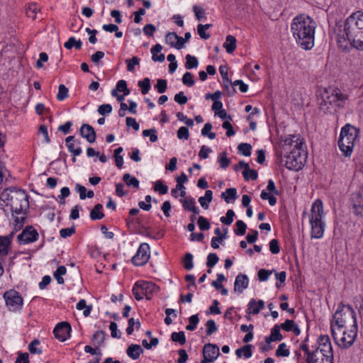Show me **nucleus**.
I'll return each mask as SVG.
<instances>
[{
	"instance_id": "63",
	"label": "nucleus",
	"mask_w": 363,
	"mask_h": 363,
	"mask_svg": "<svg viewBox=\"0 0 363 363\" xmlns=\"http://www.w3.org/2000/svg\"><path fill=\"white\" fill-rule=\"evenodd\" d=\"M75 232V228L74 227L63 228L60 231V235L62 238H66L67 237L71 236Z\"/></svg>"
},
{
	"instance_id": "47",
	"label": "nucleus",
	"mask_w": 363,
	"mask_h": 363,
	"mask_svg": "<svg viewBox=\"0 0 363 363\" xmlns=\"http://www.w3.org/2000/svg\"><path fill=\"white\" fill-rule=\"evenodd\" d=\"M156 133H157V131L154 128L148 129V130H144L143 131V135L144 137H149L150 138V140L152 143H155L158 139L157 135H156Z\"/></svg>"
},
{
	"instance_id": "28",
	"label": "nucleus",
	"mask_w": 363,
	"mask_h": 363,
	"mask_svg": "<svg viewBox=\"0 0 363 363\" xmlns=\"http://www.w3.org/2000/svg\"><path fill=\"white\" fill-rule=\"evenodd\" d=\"M223 86L226 90H228L229 89L230 85H231V86L233 88L234 90H235V86L237 85L239 86L240 91H247V89H248L247 84H245L242 80H235L233 82H231L230 81L228 82H227L226 81H225V82L223 81Z\"/></svg>"
},
{
	"instance_id": "61",
	"label": "nucleus",
	"mask_w": 363,
	"mask_h": 363,
	"mask_svg": "<svg viewBox=\"0 0 363 363\" xmlns=\"http://www.w3.org/2000/svg\"><path fill=\"white\" fill-rule=\"evenodd\" d=\"M273 271L261 269L258 272V278L259 281H264L267 280L269 275H270Z\"/></svg>"
},
{
	"instance_id": "16",
	"label": "nucleus",
	"mask_w": 363,
	"mask_h": 363,
	"mask_svg": "<svg viewBox=\"0 0 363 363\" xmlns=\"http://www.w3.org/2000/svg\"><path fill=\"white\" fill-rule=\"evenodd\" d=\"M150 257V248L147 243H141L138 248V266L145 264Z\"/></svg>"
},
{
	"instance_id": "55",
	"label": "nucleus",
	"mask_w": 363,
	"mask_h": 363,
	"mask_svg": "<svg viewBox=\"0 0 363 363\" xmlns=\"http://www.w3.org/2000/svg\"><path fill=\"white\" fill-rule=\"evenodd\" d=\"M40 344V341L37 339L33 340L28 345L29 352L31 354H41L42 350H38L35 347Z\"/></svg>"
},
{
	"instance_id": "17",
	"label": "nucleus",
	"mask_w": 363,
	"mask_h": 363,
	"mask_svg": "<svg viewBox=\"0 0 363 363\" xmlns=\"http://www.w3.org/2000/svg\"><path fill=\"white\" fill-rule=\"evenodd\" d=\"M354 213L360 215L363 212V189H361L354 193L351 197Z\"/></svg>"
},
{
	"instance_id": "15",
	"label": "nucleus",
	"mask_w": 363,
	"mask_h": 363,
	"mask_svg": "<svg viewBox=\"0 0 363 363\" xmlns=\"http://www.w3.org/2000/svg\"><path fill=\"white\" fill-rule=\"evenodd\" d=\"M38 233L32 227H29L23 230L18 235V240L21 243L26 244L35 241L38 239Z\"/></svg>"
},
{
	"instance_id": "41",
	"label": "nucleus",
	"mask_w": 363,
	"mask_h": 363,
	"mask_svg": "<svg viewBox=\"0 0 363 363\" xmlns=\"http://www.w3.org/2000/svg\"><path fill=\"white\" fill-rule=\"evenodd\" d=\"M193 11H194L196 18L198 21H201L202 19L206 18L205 10L201 6H199V5L194 6Z\"/></svg>"
},
{
	"instance_id": "50",
	"label": "nucleus",
	"mask_w": 363,
	"mask_h": 363,
	"mask_svg": "<svg viewBox=\"0 0 363 363\" xmlns=\"http://www.w3.org/2000/svg\"><path fill=\"white\" fill-rule=\"evenodd\" d=\"M9 240L6 238H0V255L4 256L7 254V248Z\"/></svg>"
},
{
	"instance_id": "3",
	"label": "nucleus",
	"mask_w": 363,
	"mask_h": 363,
	"mask_svg": "<svg viewBox=\"0 0 363 363\" xmlns=\"http://www.w3.org/2000/svg\"><path fill=\"white\" fill-rule=\"evenodd\" d=\"M363 30V13L356 12L350 15L345 21L342 30L337 35V43L343 50L348 48L349 43L357 33Z\"/></svg>"
},
{
	"instance_id": "32",
	"label": "nucleus",
	"mask_w": 363,
	"mask_h": 363,
	"mask_svg": "<svg viewBox=\"0 0 363 363\" xmlns=\"http://www.w3.org/2000/svg\"><path fill=\"white\" fill-rule=\"evenodd\" d=\"M82 41L80 40H76L74 37H70L64 44L65 48L67 50H71L73 47L77 50H80L82 48Z\"/></svg>"
},
{
	"instance_id": "24",
	"label": "nucleus",
	"mask_w": 363,
	"mask_h": 363,
	"mask_svg": "<svg viewBox=\"0 0 363 363\" xmlns=\"http://www.w3.org/2000/svg\"><path fill=\"white\" fill-rule=\"evenodd\" d=\"M17 190H13L10 189H6L3 191L1 194V200L6 203V206H9V203L13 200V197H14L16 194Z\"/></svg>"
},
{
	"instance_id": "30",
	"label": "nucleus",
	"mask_w": 363,
	"mask_h": 363,
	"mask_svg": "<svg viewBox=\"0 0 363 363\" xmlns=\"http://www.w3.org/2000/svg\"><path fill=\"white\" fill-rule=\"evenodd\" d=\"M103 206L100 203L96 204L91 211L90 218L91 220H101L104 217V214L101 211Z\"/></svg>"
},
{
	"instance_id": "51",
	"label": "nucleus",
	"mask_w": 363,
	"mask_h": 363,
	"mask_svg": "<svg viewBox=\"0 0 363 363\" xmlns=\"http://www.w3.org/2000/svg\"><path fill=\"white\" fill-rule=\"evenodd\" d=\"M182 82L184 84L191 86L194 84V76L191 72H186L182 77Z\"/></svg>"
},
{
	"instance_id": "6",
	"label": "nucleus",
	"mask_w": 363,
	"mask_h": 363,
	"mask_svg": "<svg viewBox=\"0 0 363 363\" xmlns=\"http://www.w3.org/2000/svg\"><path fill=\"white\" fill-rule=\"evenodd\" d=\"M357 327L355 312L350 305L340 304L333 316L330 328Z\"/></svg>"
},
{
	"instance_id": "43",
	"label": "nucleus",
	"mask_w": 363,
	"mask_h": 363,
	"mask_svg": "<svg viewBox=\"0 0 363 363\" xmlns=\"http://www.w3.org/2000/svg\"><path fill=\"white\" fill-rule=\"evenodd\" d=\"M236 229L234 232L238 235H243L245 233L247 225L242 220H238L235 223Z\"/></svg>"
},
{
	"instance_id": "42",
	"label": "nucleus",
	"mask_w": 363,
	"mask_h": 363,
	"mask_svg": "<svg viewBox=\"0 0 363 363\" xmlns=\"http://www.w3.org/2000/svg\"><path fill=\"white\" fill-rule=\"evenodd\" d=\"M154 190L161 194H165L168 191V186L164 184L161 180H157L155 183Z\"/></svg>"
},
{
	"instance_id": "22",
	"label": "nucleus",
	"mask_w": 363,
	"mask_h": 363,
	"mask_svg": "<svg viewBox=\"0 0 363 363\" xmlns=\"http://www.w3.org/2000/svg\"><path fill=\"white\" fill-rule=\"evenodd\" d=\"M282 338V335L280 333V326L276 325L272 329L270 336L265 338V341L270 343L271 342L281 341Z\"/></svg>"
},
{
	"instance_id": "36",
	"label": "nucleus",
	"mask_w": 363,
	"mask_h": 363,
	"mask_svg": "<svg viewBox=\"0 0 363 363\" xmlns=\"http://www.w3.org/2000/svg\"><path fill=\"white\" fill-rule=\"evenodd\" d=\"M243 168L245 170L242 172L243 177L245 180H249L248 177V170H250V165L248 163L245 162L244 161L239 162L238 165L234 166V169L235 171H238L240 169Z\"/></svg>"
},
{
	"instance_id": "52",
	"label": "nucleus",
	"mask_w": 363,
	"mask_h": 363,
	"mask_svg": "<svg viewBox=\"0 0 363 363\" xmlns=\"http://www.w3.org/2000/svg\"><path fill=\"white\" fill-rule=\"evenodd\" d=\"M218 257L215 253H211L208 255L206 265L209 268L213 267L218 262Z\"/></svg>"
},
{
	"instance_id": "11",
	"label": "nucleus",
	"mask_w": 363,
	"mask_h": 363,
	"mask_svg": "<svg viewBox=\"0 0 363 363\" xmlns=\"http://www.w3.org/2000/svg\"><path fill=\"white\" fill-rule=\"evenodd\" d=\"M4 298L6 304L11 311H16L21 308L23 299L18 292L14 290H10L5 292Z\"/></svg>"
},
{
	"instance_id": "57",
	"label": "nucleus",
	"mask_w": 363,
	"mask_h": 363,
	"mask_svg": "<svg viewBox=\"0 0 363 363\" xmlns=\"http://www.w3.org/2000/svg\"><path fill=\"white\" fill-rule=\"evenodd\" d=\"M111 337L113 338H119L121 337V333L118 330V325L115 322H111L109 326Z\"/></svg>"
},
{
	"instance_id": "60",
	"label": "nucleus",
	"mask_w": 363,
	"mask_h": 363,
	"mask_svg": "<svg viewBox=\"0 0 363 363\" xmlns=\"http://www.w3.org/2000/svg\"><path fill=\"white\" fill-rule=\"evenodd\" d=\"M177 137L179 139L187 140L189 137V130L186 127H181L177 131Z\"/></svg>"
},
{
	"instance_id": "38",
	"label": "nucleus",
	"mask_w": 363,
	"mask_h": 363,
	"mask_svg": "<svg viewBox=\"0 0 363 363\" xmlns=\"http://www.w3.org/2000/svg\"><path fill=\"white\" fill-rule=\"evenodd\" d=\"M171 338L174 342H179L180 345H184L186 342L184 333L181 331L179 333L174 332L172 333Z\"/></svg>"
},
{
	"instance_id": "53",
	"label": "nucleus",
	"mask_w": 363,
	"mask_h": 363,
	"mask_svg": "<svg viewBox=\"0 0 363 363\" xmlns=\"http://www.w3.org/2000/svg\"><path fill=\"white\" fill-rule=\"evenodd\" d=\"M230 160L227 157L226 152H223L220 154L219 156V163L221 168L225 169L228 167L230 164Z\"/></svg>"
},
{
	"instance_id": "23",
	"label": "nucleus",
	"mask_w": 363,
	"mask_h": 363,
	"mask_svg": "<svg viewBox=\"0 0 363 363\" xmlns=\"http://www.w3.org/2000/svg\"><path fill=\"white\" fill-rule=\"evenodd\" d=\"M136 214V208H132L130 211V216L126 219V225L130 234L134 235L136 232V223L133 216Z\"/></svg>"
},
{
	"instance_id": "44",
	"label": "nucleus",
	"mask_w": 363,
	"mask_h": 363,
	"mask_svg": "<svg viewBox=\"0 0 363 363\" xmlns=\"http://www.w3.org/2000/svg\"><path fill=\"white\" fill-rule=\"evenodd\" d=\"M177 39V34L176 33H168L165 36V42L172 48H176L175 41Z\"/></svg>"
},
{
	"instance_id": "14",
	"label": "nucleus",
	"mask_w": 363,
	"mask_h": 363,
	"mask_svg": "<svg viewBox=\"0 0 363 363\" xmlns=\"http://www.w3.org/2000/svg\"><path fill=\"white\" fill-rule=\"evenodd\" d=\"M219 347L216 345L206 344L203 349V358L208 362H212L219 356Z\"/></svg>"
},
{
	"instance_id": "35",
	"label": "nucleus",
	"mask_w": 363,
	"mask_h": 363,
	"mask_svg": "<svg viewBox=\"0 0 363 363\" xmlns=\"http://www.w3.org/2000/svg\"><path fill=\"white\" fill-rule=\"evenodd\" d=\"M199 62L196 57L191 55H186L185 67L187 69H191L197 67Z\"/></svg>"
},
{
	"instance_id": "45",
	"label": "nucleus",
	"mask_w": 363,
	"mask_h": 363,
	"mask_svg": "<svg viewBox=\"0 0 363 363\" xmlns=\"http://www.w3.org/2000/svg\"><path fill=\"white\" fill-rule=\"evenodd\" d=\"M234 216V211L232 209H229L226 213V217H221L220 221L223 224L229 225L233 223Z\"/></svg>"
},
{
	"instance_id": "58",
	"label": "nucleus",
	"mask_w": 363,
	"mask_h": 363,
	"mask_svg": "<svg viewBox=\"0 0 363 363\" xmlns=\"http://www.w3.org/2000/svg\"><path fill=\"white\" fill-rule=\"evenodd\" d=\"M269 250L272 254H278L280 251L279 242L276 239H273L269 242Z\"/></svg>"
},
{
	"instance_id": "27",
	"label": "nucleus",
	"mask_w": 363,
	"mask_h": 363,
	"mask_svg": "<svg viewBox=\"0 0 363 363\" xmlns=\"http://www.w3.org/2000/svg\"><path fill=\"white\" fill-rule=\"evenodd\" d=\"M221 198L223 199L226 203H230L231 201H235L237 199L236 189H227L225 191L221 194Z\"/></svg>"
},
{
	"instance_id": "59",
	"label": "nucleus",
	"mask_w": 363,
	"mask_h": 363,
	"mask_svg": "<svg viewBox=\"0 0 363 363\" xmlns=\"http://www.w3.org/2000/svg\"><path fill=\"white\" fill-rule=\"evenodd\" d=\"M123 180L127 186H133L136 187V178L131 177L128 173H126L123 175Z\"/></svg>"
},
{
	"instance_id": "7",
	"label": "nucleus",
	"mask_w": 363,
	"mask_h": 363,
	"mask_svg": "<svg viewBox=\"0 0 363 363\" xmlns=\"http://www.w3.org/2000/svg\"><path fill=\"white\" fill-rule=\"evenodd\" d=\"M359 133V129L350 124H347L342 128L338 145L345 156L348 157L351 155Z\"/></svg>"
},
{
	"instance_id": "29",
	"label": "nucleus",
	"mask_w": 363,
	"mask_h": 363,
	"mask_svg": "<svg viewBox=\"0 0 363 363\" xmlns=\"http://www.w3.org/2000/svg\"><path fill=\"white\" fill-rule=\"evenodd\" d=\"M213 199V193L211 190H206L205 192L204 196H201L199 199V202L201 207H203L205 209H207L208 208L209 203L211 202Z\"/></svg>"
},
{
	"instance_id": "1",
	"label": "nucleus",
	"mask_w": 363,
	"mask_h": 363,
	"mask_svg": "<svg viewBox=\"0 0 363 363\" xmlns=\"http://www.w3.org/2000/svg\"><path fill=\"white\" fill-rule=\"evenodd\" d=\"M281 145L286 168L295 171L302 169L307 158L303 140L299 136L289 135L281 142Z\"/></svg>"
},
{
	"instance_id": "34",
	"label": "nucleus",
	"mask_w": 363,
	"mask_h": 363,
	"mask_svg": "<svg viewBox=\"0 0 363 363\" xmlns=\"http://www.w3.org/2000/svg\"><path fill=\"white\" fill-rule=\"evenodd\" d=\"M67 269L65 266H60L57 270L54 272V277L59 284H64V279L62 277V275L65 274Z\"/></svg>"
},
{
	"instance_id": "18",
	"label": "nucleus",
	"mask_w": 363,
	"mask_h": 363,
	"mask_svg": "<svg viewBox=\"0 0 363 363\" xmlns=\"http://www.w3.org/2000/svg\"><path fill=\"white\" fill-rule=\"evenodd\" d=\"M80 135L92 143L96 140V133L94 128L89 124H83L80 128Z\"/></svg>"
},
{
	"instance_id": "48",
	"label": "nucleus",
	"mask_w": 363,
	"mask_h": 363,
	"mask_svg": "<svg viewBox=\"0 0 363 363\" xmlns=\"http://www.w3.org/2000/svg\"><path fill=\"white\" fill-rule=\"evenodd\" d=\"M199 322L198 315H193L189 318V324L186 325V329L187 330L192 331L196 329L197 324Z\"/></svg>"
},
{
	"instance_id": "64",
	"label": "nucleus",
	"mask_w": 363,
	"mask_h": 363,
	"mask_svg": "<svg viewBox=\"0 0 363 363\" xmlns=\"http://www.w3.org/2000/svg\"><path fill=\"white\" fill-rule=\"evenodd\" d=\"M28 358L29 355L27 352H20L18 353V357L16 358L15 363H30Z\"/></svg>"
},
{
	"instance_id": "2",
	"label": "nucleus",
	"mask_w": 363,
	"mask_h": 363,
	"mask_svg": "<svg viewBox=\"0 0 363 363\" xmlns=\"http://www.w3.org/2000/svg\"><path fill=\"white\" fill-rule=\"evenodd\" d=\"M316 23L308 16L301 14L296 16L291 24V31L296 42L304 50L314 46V34Z\"/></svg>"
},
{
	"instance_id": "10",
	"label": "nucleus",
	"mask_w": 363,
	"mask_h": 363,
	"mask_svg": "<svg viewBox=\"0 0 363 363\" xmlns=\"http://www.w3.org/2000/svg\"><path fill=\"white\" fill-rule=\"evenodd\" d=\"M28 199L26 191L18 189L16 191L13 200L9 203V206L12 211V216L14 214H22L24 211L28 208Z\"/></svg>"
},
{
	"instance_id": "31",
	"label": "nucleus",
	"mask_w": 363,
	"mask_h": 363,
	"mask_svg": "<svg viewBox=\"0 0 363 363\" xmlns=\"http://www.w3.org/2000/svg\"><path fill=\"white\" fill-rule=\"evenodd\" d=\"M105 336V333L103 330H99L94 334L92 342L96 348H99L103 345Z\"/></svg>"
},
{
	"instance_id": "26",
	"label": "nucleus",
	"mask_w": 363,
	"mask_h": 363,
	"mask_svg": "<svg viewBox=\"0 0 363 363\" xmlns=\"http://www.w3.org/2000/svg\"><path fill=\"white\" fill-rule=\"evenodd\" d=\"M348 43L357 50H363V30L359 32L356 38H353Z\"/></svg>"
},
{
	"instance_id": "5",
	"label": "nucleus",
	"mask_w": 363,
	"mask_h": 363,
	"mask_svg": "<svg viewBox=\"0 0 363 363\" xmlns=\"http://www.w3.org/2000/svg\"><path fill=\"white\" fill-rule=\"evenodd\" d=\"M323 208L320 200L317 199L312 205L309 215L311 238L319 239L323 236L325 224L323 221Z\"/></svg>"
},
{
	"instance_id": "25",
	"label": "nucleus",
	"mask_w": 363,
	"mask_h": 363,
	"mask_svg": "<svg viewBox=\"0 0 363 363\" xmlns=\"http://www.w3.org/2000/svg\"><path fill=\"white\" fill-rule=\"evenodd\" d=\"M236 38L234 36L228 35L226 37L223 46L228 53L230 54L236 49Z\"/></svg>"
},
{
	"instance_id": "56",
	"label": "nucleus",
	"mask_w": 363,
	"mask_h": 363,
	"mask_svg": "<svg viewBox=\"0 0 363 363\" xmlns=\"http://www.w3.org/2000/svg\"><path fill=\"white\" fill-rule=\"evenodd\" d=\"M182 201L183 203V208L189 211H191L192 208L196 205V201L193 198L186 199Z\"/></svg>"
},
{
	"instance_id": "12",
	"label": "nucleus",
	"mask_w": 363,
	"mask_h": 363,
	"mask_svg": "<svg viewBox=\"0 0 363 363\" xmlns=\"http://www.w3.org/2000/svg\"><path fill=\"white\" fill-rule=\"evenodd\" d=\"M157 288L152 282L143 280L138 281V301L145 297L147 300L150 299L151 294Z\"/></svg>"
},
{
	"instance_id": "13",
	"label": "nucleus",
	"mask_w": 363,
	"mask_h": 363,
	"mask_svg": "<svg viewBox=\"0 0 363 363\" xmlns=\"http://www.w3.org/2000/svg\"><path fill=\"white\" fill-rule=\"evenodd\" d=\"M71 332V326L67 322L58 323L53 330L55 337L61 342L65 341Z\"/></svg>"
},
{
	"instance_id": "21",
	"label": "nucleus",
	"mask_w": 363,
	"mask_h": 363,
	"mask_svg": "<svg viewBox=\"0 0 363 363\" xmlns=\"http://www.w3.org/2000/svg\"><path fill=\"white\" fill-rule=\"evenodd\" d=\"M162 46L160 44L155 45L150 50L152 59L154 62H164L165 59L164 54L160 53Z\"/></svg>"
},
{
	"instance_id": "62",
	"label": "nucleus",
	"mask_w": 363,
	"mask_h": 363,
	"mask_svg": "<svg viewBox=\"0 0 363 363\" xmlns=\"http://www.w3.org/2000/svg\"><path fill=\"white\" fill-rule=\"evenodd\" d=\"M222 127L227 130L226 135L228 137H231L235 135V133L233 130V125L230 122L224 121L223 123Z\"/></svg>"
},
{
	"instance_id": "33",
	"label": "nucleus",
	"mask_w": 363,
	"mask_h": 363,
	"mask_svg": "<svg viewBox=\"0 0 363 363\" xmlns=\"http://www.w3.org/2000/svg\"><path fill=\"white\" fill-rule=\"evenodd\" d=\"M252 345H247L243 346L242 347L238 349L235 351V354L238 356V357L240 358L243 354L244 357L247 359L252 357Z\"/></svg>"
},
{
	"instance_id": "49",
	"label": "nucleus",
	"mask_w": 363,
	"mask_h": 363,
	"mask_svg": "<svg viewBox=\"0 0 363 363\" xmlns=\"http://www.w3.org/2000/svg\"><path fill=\"white\" fill-rule=\"evenodd\" d=\"M289 353V350L286 349V345L285 343L280 344L276 351V355L277 357H288Z\"/></svg>"
},
{
	"instance_id": "4",
	"label": "nucleus",
	"mask_w": 363,
	"mask_h": 363,
	"mask_svg": "<svg viewBox=\"0 0 363 363\" xmlns=\"http://www.w3.org/2000/svg\"><path fill=\"white\" fill-rule=\"evenodd\" d=\"M318 346L306 357L307 363H333V351L328 335H320L318 340Z\"/></svg>"
},
{
	"instance_id": "19",
	"label": "nucleus",
	"mask_w": 363,
	"mask_h": 363,
	"mask_svg": "<svg viewBox=\"0 0 363 363\" xmlns=\"http://www.w3.org/2000/svg\"><path fill=\"white\" fill-rule=\"evenodd\" d=\"M249 280L246 275L238 274L235 281L234 291L242 293L248 286Z\"/></svg>"
},
{
	"instance_id": "8",
	"label": "nucleus",
	"mask_w": 363,
	"mask_h": 363,
	"mask_svg": "<svg viewBox=\"0 0 363 363\" xmlns=\"http://www.w3.org/2000/svg\"><path fill=\"white\" fill-rule=\"evenodd\" d=\"M333 337L335 343L342 348L352 346L357 337V327L331 328Z\"/></svg>"
},
{
	"instance_id": "9",
	"label": "nucleus",
	"mask_w": 363,
	"mask_h": 363,
	"mask_svg": "<svg viewBox=\"0 0 363 363\" xmlns=\"http://www.w3.org/2000/svg\"><path fill=\"white\" fill-rule=\"evenodd\" d=\"M347 98V95L338 92H319L317 95L319 107L324 112L328 111L333 105L340 106V103Z\"/></svg>"
},
{
	"instance_id": "54",
	"label": "nucleus",
	"mask_w": 363,
	"mask_h": 363,
	"mask_svg": "<svg viewBox=\"0 0 363 363\" xmlns=\"http://www.w3.org/2000/svg\"><path fill=\"white\" fill-rule=\"evenodd\" d=\"M198 225L201 230H207L210 228L209 221L203 216L199 217Z\"/></svg>"
},
{
	"instance_id": "46",
	"label": "nucleus",
	"mask_w": 363,
	"mask_h": 363,
	"mask_svg": "<svg viewBox=\"0 0 363 363\" xmlns=\"http://www.w3.org/2000/svg\"><path fill=\"white\" fill-rule=\"evenodd\" d=\"M206 333L207 335H211L213 333H216L218 330V327L213 320H208L206 324Z\"/></svg>"
},
{
	"instance_id": "20",
	"label": "nucleus",
	"mask_w": 363,
	"mask_h": 363,
	"mask_svg": "<svg viewBox=\"0 0 363 363\" xmlns=\"http://www.w3.org/2000/svg\"><path fill=\"white\" fill-rule=\"evenodd\" d=\"M264 307V302L262 300L256 301L255 299H251L248 303V311L250 314L256 315Z\"/></svg>"
},
{
	"instance_id": "39",
	"label": "nucleus",
	"mask_w": 363,
	"mask_h": 363,
	"mask_svg": "<svg viewBox=\"0 0 363 363\" xmlns=\"http://www.w3.org/2000/svg\"><path fill=\"white\" fill-rule=\"evenodd\" d=\"M184 267L187 270H191L193 267V255L188 252L185 255L184 257L182 259Z\"/></svg>"
},
{
	"instance_id": "40",
	"label": "nucleus",
	"mask_w": 363,
	"mask_h": 363,
	"mask_svg": "<svg viewBox=\"0 0 363 363\" xmlns=\"http://www.w3.org/2000/svg\"><path fill=\"white\" fill-rule=\"evenodd\" d=\"M238 149L243 155L248 157L251 155L252 146L249 143H240Z\"/></svg>"
},
{
	"instance_id": "37",
	"label": "nucleus",
	"mask_w": 363,
	"mask_h": 363,
	"mask_svg": "<svg viewBox=\"0 0 363 363\" xmlns=\"http://www.w3.org/2000/svg\"><path fill=\"white\" fill-rule=\"evenodd\" d=\"M39 9L38 6L35 4H30L26 9V15L28 18H30L33 20H35L37 16V13Z\"/></svg>"
}]
</instances>
